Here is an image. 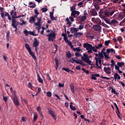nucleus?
<instances>
[{"mask_svg":"<svg viewBox=\"0 0 125 125\" xmlns=\"http://www.w3.org/2000/svg\"><path fill=\"white\" fill-rule=\"evenodd\" d=\"M12 16L13 19H17L18 18H21V17L20 16V15L19 16H16V17L12 15Z\"/></svg>","mask_w":125,"mask_h":125,"instance_id":"obj_57","label":"nucleus"},{"mask_svg":"<svg viewBox=\"0 0 125 125\" xmlns=\"http://www.w3.org/2000/svg\"><path fill=\"white\" fill-rule=\"evenodd\" d=\"M95 60H96L95 65L97 67H99V65L98 64V62H102L103 60H102V58H100L99 57H95Z\"/></svg>","mask_w":125,"mask_h":125,"instance_id":"obj_15","label":"nucleus"},{"mask_svg":"<svg viewBox=\"0 0 125 125\" xmlns=\"http://www.w3.org/2000/svg\"><path fill=\"white\" fill-rule=\"evenodd\" d=\"M104 70L107 75H110L111 74V68L110 67H104Z\"/></svg>","mask_w":125,"mask_h":125,"instance_id":"obj_18","label":"nucleus"},{"mask_svg":"<svg viewBox=\"0 0 125 125\" xmlns=\"http://www.w3.org/2000/svg\"><path fill=\"white\" fill-rule=\"evenodd\" d=\"M114 77L115 82L117 80H121V76H120L118 73H115Z\"/></svg>","mask_w":125,"mask_h":125,"instance_id":"obj_27","label":"nucleus"},{"mask_svg":"<svg viewBox=\"0 0 125 125\" xmlns=\"http://www.w3.org/2000/svg\"><path fill=\"white\" fill-rule=\"evenodd\" d=\"M35 33H36V32L35 31H29V35H31V36H34V35H35Z\"/></svg>","mask_w":125,"mask_h":125,"instance_id":"obj_60","label":"nucleus"},{"mask_svg":"<svg viewBox=\"0 0 125 125\" xmlns=\"http://www.w3.org/2000/svg\"><path fill=\"white\" fill-rule=\"evenodd\" d=\"M89 14L90 16H96L97 15V11L95 9L91 8L89 11H88Z\"/></svg>","mask_w":125,"mask_h":125,"instance_id":"obj_10","label":"nucleus"},{"mask_svg":"<svg viewBox=\"0 0 125 125\" xmlns=\"http://www.w3.org/2000/svg\"><path fill=\"white\" fill-rule=\"evenodd\" d=\"M32 4H33L32 6H30V8H36V7L37 6V4H36L35 3H33V2H30L29 3V5H32Z\"/></svg>","mask_w":125,"mask_h":125,"instance_id":"obj_28","label":"nucleus"},{"mask_svg":"<svg viewBox=\"0 0 125 125\" xmlns=\"http://www.w3.org/2000/svg\"><path fill=\"white\" fill-rule=\"evenodd\" d=\"M110 52H114V54H116V52L114 50V49L113 48H108L106 49V52H104V56L105 60H109L110 59V57H109V54Z\"/></svg>","mask_w":125,"mask_h":125,"instance_id":"obj_5","label":"nucleus"},{"mask_svg":"<svg viewBox=\"0 0 125 125\" xmlns=\"http://www.w3.org/2000/svg\"><path fill=\"white\" fill-rule=\"evenodd\" d=\"M83 46L84 48H86V50H87V53L89 54L93 53V52H97V49H96L95 47L92 46V45L88 43H84Z\"/></svg>","mask_w":125,"mask_h":125,"instance_id":"obj_1","label":"nucleus"},{"mask_svg":"<svg viewBox=\"0 0 125 125\" xmlns=\"http://www.w3.org/2000/svg\"><path fill=\"white\" fill-rule=\"evenodd\" d=\"M110 43V41H105L104 42V45H105V46H108V45H109V44Z\"/></svg>","mask_w":125,"mask_h":125,"instance_id":"obj_48","label":"nucleus"},{"mask_svg":"<svg viewBox=\"0 0 125 125\" xmlns=\"http://www.w3.org/2000/svg\"><path fill=\"white\" fill-rule=\"evenodd\" d=\"M37 73L38 81L39 83H43V80H42V79L41 78V76H40V74H39V73H38V72H37Z\"/></svg>","mask_w":125,"mask_h":125,"instance_id":"obj_25","label":"nucleus"},{"mask_svg":"<svg viewBox=\"0 0 125 125\" xmlns=\"http://www.w3.org/2000/svg\"><path fill=\"white\" fill-rule=\"evenodd\" d=\"M48 113L49 115H50L52 117L54 121H56L57 119V117H56V115H55V112H54V111H52L51 109H48Z\"/></svg>","mask_w":125,"mask_h":125,"instance_id":"obj_9","label":"nucleus"},{"mask_svg":"<svg viewBox=\"0 0 125 125\" xmlns=\"http://www.w3.org/2000/svg\"><path fill=\"white\" fill-rule=\"evenodd\" d=\"M55 62L56 63V65H59V60L57 59V58H55Z\"/></svg>","mask_w":125,"mask_h":125,"instance_id":"obj_52","label":"nucleus"},{"mask_svg":"<svg viewBox=\"0 0 125 125\" xmlns=\"http://www.w3.org/2000/svg\"><path fill=\"white\" fill-rule=\"evenodd\" d=\"M105 22H106V23L107 24H109V25H111V21H110V19H107Z\"/></svg>","mask_w":125,"mask_h":125,"instance_id":"obj_56","label":"nucleus"},{"mask_svg":"<svg viewBox=\"0 0 125 125\" xmlns=\"http://www.w3.org/2000/svg\"><path fill=\"white\" fill-rule=\"evenodd\" d=\"M54 17L53 16V12H50V18L52 19V18Z\"/></svg>","mask_w":125,"mask_h":125,"instance_id":"obj_64","label":"nucleus"},{"mask_svg":"<svg viewBox=\"0 0 125 125\" xmlns=\"http://www.w3.org/2000/svg\"><path fill=\"white\" fill-rule=\"evenodd\" d=\"M71 16L74 17V18H76L77 16H79L80 15V12L79 11H74L71 12Z\"/></svg>","mask_w":125,"mask_h":125,"instance_id":"obj_16","label":"nucleus"},{"mask_svg":"<svg viewBox=\"0 0 125 125\" xmlns=\"http://www.w3.org/2000/svg\"><path fill=\"white\" fill-rule=\"evenodd\" d=\"M46 95L48 97H51V96L52 95V93H51V92H47Z\"/></svg>","mask_w":125,"mask_h":125,"instance_id":"obj_46","label":"nucleus"},{"mask_svg":"<svg viewBox=\"0 0 125 125\" xmlns=\"http://www.w3.org/2000/svg\"><path fill=\"white\" fill-rule=\"evenodd\" d=\"M51 33L50 34L46 35V37H48V40L49 42H53V40L55 38H56V34H55V32L53 31H51Z\"/></svg>","mask_w":125,"mask_h":125,"instance_id":"obj_7","label":"nucleus"},{"mask_svg":"<svg viewBox=\"0 0 125 125\" xmlns=\"http://www.w3.org/2000/svg\"><path fill=\"white\" fill-rule=\"evenodd\" d=\"M4 8L0 7V13L1 18L3 19V20H5V16H4Z\"/></svg>","mask_w":125,"mask_h":125,"instance_id":"obj_14","label":"nucleus"},{"mask_svg":"<svg viewBox=\"0 0 125 125\" xmlns=\"http://www.w3.org/2000/svg\"><path fill=\"white\" fill-rule=\"evenodd\" d=\"M92 21L93 22V23H95L96 24H97L98 25H101V20L99 18H92Z\"/></svg>","mask_w":125,"mask_h":125,"instance_id":"obj_11","label":"nucleus"},{"mask_svg":"<svg viewBox=\"0 0 125 125\" xmlns=\"http://www.w3.org/2000/svg\"><path fill=\"white\" fill-rule=\"evenodd\" d=\"M27 22H19L17 21L16 20L14 19H12V23L11 26L13 28H16V27H18V25H20V26H23V25H26Z\"/></svg>","mask_w":125,"mask_h":125,"instance_id":"obj_3","label":"nucleus"},{"mask_svg":"<svg viewBox=\"0 0 125 125\" xmlns=\"http://www.w3.org/2000/svg\"><path fill=\"white\" fill-rule=\"evenodd\" d=\"M111 89H112L111 90L112 93H114V94L118 95V93H117V92L116 91V90H115V89H114V88L112 87Z\"/></svg>","mask_w":125,"mask_h":125,"instance_id":"obj_47","label":"nucleus"},{"mask_svg":"<svg viewBox=\"0 0 125 125\" xmlns=\"http://www.w3.org/2000/svg\"><path fill=\"white\" fill-rule=\"evenodd\" d=\"M42 16L40 17V18H37V20L38 22H34L35 25V26H42Z\"/></svg>","mask_w":125,"mask_h":125,"instance_id":"obj_13","label":"nucleus"},{"mask_svg":"<svg viewBox=\"0 0 125 125\" xmlns=\"http://www.w3.org/2000/svg\"><path fill=\"white\" fill-rule=\"evenodd\" d=\"M13 101L14 105L17 107H18L19 105H20V104L19 103V101H18V98L17 97V95H16V91H13Z\"/></svg>","mask_w":125,"mask_h":125,"instance_id":"obj_6","label":"nucleus"},{"mask_svg":"<svg viewBox=\"0 0 125 125\" xmlns=\"http://www.w3.org/2000/svg\"><path fill=\"white\" fill-rule=\"evenodd\" d=\"M111 64H110V65L111 67H113V66H115L116 63H115V61H114V60H111Z\"/></svg>","mask_w":125,"mask_h":125,"instance_id":"obj_43","label":"nucleus"},{"mask_svg":"<svg viewBox=\"0 0 125 125\" xmlns=\"http://www.w3.org/2000/svg\"><path fill=\"white\" fill-rule=\"evenodd\" d=\"M41 10L42 11V12L44 13L47 11V9L45 7H43L41 9Z\"/></svg>","mask_w":125,"mask_h":125,"instance_id":"obj_53","label":"nucleus"},{"mask_svg":"<svg viewBox=\"0 0 125 125\" xmlns=\"http://www.w3.org/2000/svg\"><path fill=\"white\" fill-rule=\"evenodd\" d=\"M95 8H93L94 9H96V11H98V10L100 9V7H99V5L96 4L94 5Z\"/></svg>","mask_w":125,"mask_h":125,"instance_id":"obj_41","label":"nucleus"},{"mask_svg":"<svg viewBox=\"0 0 125 125\" xmlns=\"http://www.w3.org/2000/svg\"><path fill=\"white\" fill-rule=\"evenodd\" d=\"M29 54L31 55V56L32 57V58L36 61L37 60V57H36V55H35V54L34 52H32V50H30V51H28Z\"/></svg>","mask_w":125,"mask_h":125,"instance_id":"obj_21","label":"nucleus"},{"mask_svg":"<svg viewBox=\"0 0 125 125\" xmlns=\"http://www.w3.org/2000/svg\"><path fill=\"white\" fill-rule=\"evenodd\" d=\"M29 23H36V19L34 18L33 16H32L30 18L29 21Z\"/></svg>","mask_w":125,"mask_h":125,"instance_id":"obj_26","label":"nucleus"},{"mask_svg":"<svg viewBox=\"0 0 125 125\" xmlns=\"http://www.w3.org/2000/svg\"><path fill=\"white\" fill-rule=\"evenodd\" d=\"M73 50L74 51H78L79 52H80V51H81V49H80V47H78L77 48H73Z\"/></svg>","mask_w":125,"mask_h":125,"instance_id":"obj_50","label":"nucleus"},{"mask_svg":"<svg viewBox=\"0 0 125 125\" xmlns=\"http://www.w3.org/2000/svg\"><path fill=\"white\" fill-rule=\"evenodd\" d=\"M70 30L71 34H76L78 32V28L76 27H70Z\"/></svg>","mask_w":125,"mask_h":125,"instance_id":"obj_20","label":"nucleus"},{"mask_svg":"<svg viewBox=\"0 0 125 125\" xmlns=\"http://www.w3.org/2000/svg\"><path fill=\"white\" fill-rule=\"evenodd\" d=\"M88 16V15L87 14V12H86V10H84L83 15L80 17V21H81V22H83L84 20H86V18H87Z\"/></svg>","mask_w":125,"mask_h":125,"instance_id":"obj_8","label":"nucleus"},{"mask_svg":"<svg viewBox=\"0 0 125 125\" xmlns=\"http://www.w3.org/2000/svg\"><path fill=\"white\" fill-rule=\"evenodd\" d=\"M23 33L24 34V35L26 37H27V36H29V35H30V31H28V30H27V29H25L23 31Z\"/></svg>","mask_w":125,"mask_h":125,"instance_id":"obj_33","label":"nucleus"},{"mask_svg":"<svg viewBox=\"0 0 125 125\" xmlns=\"http://www.w3.org/2000/svg\"><path fill=\"white\" fill-rule=\"evenodd\" d=\"M35 14H37V15H39L40 14V13L39 12V11H38L37 9H35L34 11Z\"/></svg>","mask_w":125,"mask_h":125,"instance_id":"obj_59","label":"nucleus"},{"mask_svg":"<svg viewBox=\"0 0 125 125\" xmlns=\"http://www.w3.org/2000/svg\"><path fill=\"white\" fill-rule=\"evenodd\" d=\"M10 15L12 16H12L16 17L17 14H16V12H14V11L13 10H12L10 13Z\"/></svg>","mask_w":125,"mask_h":125,"instance_id":"obj_35","label":"nucleus"},{"mask_svg":"<svg viewBox=\"0 0 125 125\" xmlns=\"http://www.w3.org/2000/svg\"><path fill=\"white\" fill-rule=\"evenodd\" d=\"M72 56H72V55L71 54V53H70V52H69L68 53H67V54H66V57H67V58H71V57Z\"/></svg>","mask_w":125,"mask_h":125,"instance_id":"obj_51","label":"nucleus"},{"mask_svg":"<svg viewBox=\"0 0 125 125\" xmlns=\"http://www.w3.org/2000/svg\"><path fill=\"white\" fill-rule=\"evenodd\" d=\"M83 25H79V30H83Z\"/></svg>","mask_w":125,"mask_h":125,"instance_id":"obj_62","label":"nucleus"},{"mask_svg":"<svg viewBox=\"0 0 125 125\" xmlns=\"http://www.w3.org/2000/svg\"><path fill=\"white\" fill-rule=\"evenodd\" d=\"M37 111L38 112L39 115L42 117V119H43V115H42V108L40 106L37 107Z\"/></svg>","mask_w":125,"mask_h":125,"instance_id":"obj_19","label":"nucleus"},{"mask_svg":"<svg viewBox=\"0 0 125 125\" xmlns=\"http://www.w3.org/2000/svg\"><path fill=\"white\" fill-rule=\"evenodd\" d=\"M83 34L82 32H76L74 34V36L75 38H80V37H82Z\"/></svg>","mask_w":125,"mask_h":125,"instance_id":"obj_23","label":"nucleus"},{"mask_svg":"<svg viewBox=\"0 0 125 125\" xmlns=\"http://www.w3.org/2000/svg\"><path fill=\"white\" fill-rule=\"evenodd\" d=\"M70 10L72 11V12L76 11V5H73L72 7H70Z\"/></svg>","mask_w":125,"mask_h":125,"instance_id":"obj_40","label":"nucleus"},{"mask_svg":"<svg viewBox=\"0 0 125 125\" xmlns=\"http://www.w3.org/2000/svg\"><path fill=\"white\" fill-rule=\"evenodd\" d=\"M95 31L100 32L101 30H102V28L100 26V25H95L94 27Z\"/></svg>","mask_w":125,"mask_h":125,"instance_id":"obj_24","label":"nucleus"},{"mask_svg":"<svg viewBox=\"0 0 125 125\" xmlns=\"http://www.w3.org/2000/svg\"><path fill=\"white\" fill-rule=\"evenodd\" d=\"M69 62H70V63H76L77 64H80V65H82V66H86V63H83V62L81 60H79V58L77 57L69 58Z\"/></svg>","mask_w":125,"mask_h":125,"instance_id":"obj_2","label":"nucleus"},{"mask_svg":"<svg viewBox=\"0 0 125 125\" xmlns=\"http://www.w3.org/2000/svg\"><path fill=\"white\" fill-rule=\"evenodd\" d=\"M120 26H125V18L120 22Z\"/></svg>","mask_w":125,"mask_h":125,"instance_id":"obj_38","label":"nucleus"},{"mask_svg":"<svg viewBox=\"0 0 125 125\" xmlns=\"http://www.w3.org/2000/svg\"><path fill=\"white\" fill-rule=\"evenodd\" d=\"M10 36V31L8 30L7 33H6V40L7 41H9V38Z\"/></svg>","mask_w":125,"mask_h":125,"instance_id":"obj_31","label":"nucleus"},{"mask_svg":"<svg viewBox=\"0 0 125 125\" xmlns=\"http://www.w3.org/2000/svg\"><path fill=\"white\" fill-rule=\"evenodd\" d=\"M40 45V42L38 41V39L37 38H34V41L33 43L32 44V45L33 47H38Z\"/></svg>","mask_w":125,"mask_h":125,"instance_id":"obj_17","label":"nucleus"},{"mask_svg":"<svg viewBox=\"0 0 125 125\" xmlns=\"http://www.w3.org/2000/svg\"><path fill=\"white\" fill-rule=\"evenodd\" d=\"M28 87H29V88L31 89L33 88V85H32V83H31L30 82L28 83Z\"/></svg>","mask_w":125,"mask_h":125,"instance_id":"obj_61","label":"nucleus"},{"mask_svg":"<svg viewBox=\"0 0 125 125\" xmlns=\"http://www.w3.org/2000/svg\"><path fill=\"white\" fill-rule=\"evenodd\" d=\"M118 23H119V21L116 20H112L110 21V25H112V24H118Z\"/></svg>","mask_w":125,"mask_h":125,"instance_id":"obj_34","label":"nucleus"},{"mask_svg":"<svg viewBox=\"0 0 125 125\" xmlns=\"http://www.w3.org/2000/svg\"><path fill=\"white\" fill-rule=\"evenodd\" d=\"M25 48H26V49H27V51H31V48L30 47V46H29V44L28 43H25Z\"/></svg>","mask_w":125,"mask_h":125,"instance_id":"obj_37","label":"nucleus"},{"mask_svg":"<svg viewBox=\"0 0 125 125\" xmlns=\"http://www.w3.org/2000/svg\"><path fill=\"white\" fill-rule=\"evenodd\" d=\"M82 70L83 71L84 73H85V74H87V75L89 74V71L86 70V69H85L84 68H82Z\"/></svg>","mask_w":125,"mask_h":125,"instance_id":"obj_39","label":"nucleus"},{"mask_svg":"<svg viewBox=\"0 0 125 125\" xmlns=\"http://www.w3.org/2000/svg\"><path fill=\"white\" fill-rule=\"evenodd\" d=\"M66 21H67V24H68L69 27H71V26H72V22L70 21L69 18H67L66 19Z\"/></svg>","mask_w":125,"mask_h":125,"instance_id":"obj_32","label":"nucleus"},{"mask_svg":"<svg viewBox=\"0 0 125 125\" xmlns=\"http://www.w3.org/2000/svg\"><path fill=\"white\" fill-rule=\"evenodd\" d=\"M75 56H76V57H80V56H82V55H81V54H80V53L79 52H76L75 54Z\"/></svg>","mask_w":125,"mask_h":125,"instance_id":"obj_54","label":"nucleus"},{"mask_svg":"<svg viewBox=\"0 0 125 125\" xmlns=\"http://www.w3.org/2000/svg\"><path fill=\"white\" fill-rule=\"evenodd\" d=\"M62 37H63V40L65 42H68L69 40H68V37H67V34L65 33H62Z\"/></svg>","mask_w":125,"mask_h":125,"instance_id":"obj_22","label":"nucleus"},{"mask_svg":"<svg viewBox=\"0 0 125 125\" xmlns=\"http://www.w3.org/2000/svg\"><path fill=\"white\" fill-rule=\"evenodd\" d=\"M117 65H118V66H119V67H122V66H125V62H118L117 63Z\"/></svg>","mask_w":125,"mask_h":125,"instance_id":"obj_36","label":"nucleus"},{"mask_svg":"<svg viewBox=\"0 0 125 125\" xmlns=\"http://www.w3.org/2000/svg\"><path fill=\"white\" fill-rule=\"evenodd\" d=\"M115 70H117L119 74H123V71L120 70V67L119 65H115Z\"/></svg>","mask_w":125,"mask_h":125,"instance_id":"obj_29","label":"nucleus"},{"mask_svg":"<svg viewBox=\"0 0 125 125\" xmlns=\"http://www.w3.org/2000/svg\"><path fill=\"white\" fill-rule=\"evenodd\" d=\"M62 70L65 71V72H67L68 73V71L69 70V68H65V67H62Z\"/></svg>","mask_w":125,"mask_h":125,"instance_id":"obj_58","label":"nucleus"},{"mask_svg":"<svg viewBox=\"0 0 125 125\" xmlns=\"http://www.w3.org/2000/svg\"><path fill=\"white\" fill-rule=\"evenodd\" d=\"M110 10H105L104 12H99V14H101V15H103L104 14V16H106V17H110Z\"/></svg>","mask_w":125,"mask_h":125,"instance_id":"obj_12","label":"nucleus"},{"mask_svg":"<svg viewBox=\"0 0 125 125\" xmlns=\"http://www.w3.org/2000/svg\"><path fill=\"white\" fill-rule=\"evenodd\" d=\"M59 87H64V84L61 83H59Z\"/></svg>","mask_w":125,"mask_h":125,"instance_id":"obj_63","label":"nucleus"},{"mask_svg":"<svg viewBox=\"0 0 125 125\" xmlns=\"http://www.w3.org/2000/svg\"><path fill=\"white\" fill-rule=\"evenodd\" d=\"M86 38H88V39L92 37V36H91V34L89 32H87L86 33Z\"/></svg>","mask_w":125,"mask_h":125,"instance_id":"obj_44","label":"nucleus"},{"mask_svg":"<svg viewBox=\"0 0 125 125\" xmlns=\"http://www.w3.org/2000/svg\"><path fill=\"white\" fill-rule=\"evenodd\" d=\"M105 56L103 55L102 53H100V51H99V57L100 58H104Z\"/></svg>","mask_w":125,"mask_h":125,"instance_id":"obj_42","label":"nucleus"},{"mask_svg":"<svg viewBox=\"0 0 125 125\" xmlns=\"http://www.w3.org/2000/svg\"><path fill=\"white\" fill-rule=\"evenodd\" d=\"M83 56H82L81 58V59L83 60V61H84V62L89 64V65H92V61L89 59V58H91V56H88L85 53H83Z\"/></svg>","mask_w":125,"mask_h":125,"instance_id":"obj_4","label":"nucleus"},{"mask_svg":"<svg viewBox=\"0 0 125 125\" xmlns=\"http://www.w3.org/2000/svg\"><path fill=\"white\" fill-rule=\"evenodd\" d=\"M70 108L71 110H73V111H75V110L77 109L76 107L73 106L72 104L70 105Z\"/></svg>","mask_w":125,"mask_h":125,"instance_id":"obj_45","label":"nucleus"},{"mask_svg":"<svg viewBox=\"0 0 125 125\" xmlns=\"http://www.w3.org/2000/svg\"><path fill=\"white\" fill-rule=\"evenodd\" d=\"M70 87L71 92H72V93H75V86H74V84H71Z\"/></svg>","mask_w":125,"mask_h":125,"instance_id":"obj_30","label":"nucleus"},{"mask_svg":"<svg viewBox=\"0 0 125 125\" xmlns=\"http://www.w3.org/2000/svg\"><path fill=\"white\" fill-rule=\"evenodd\" d=\"M36 26H38V27H36V29L38 30V33H40V30L42 28V25H36Z\"/></svg>","mask_w":125,"mask_h":125,"instance_id":"obj_55","label":"nucleus"},{"mask_svg":"<svg viewBox=\"0 0 125 125\" xmlns=\"http://www.w3.org/2000/svg\"><path fill=\"white\" fill-rule=\"evenodd\" d=\"M38 119V115L36 114H34V118H33V121L34 122H36V121H37V120Z\"/></svg>","mask_w":125,"mask_h":125,"instance_id":"obj_49","label":"nucleus"}]
</instances>
